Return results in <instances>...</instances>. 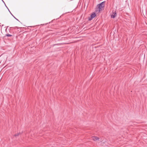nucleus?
<instances>
[{
    "instance_id": "1",
    "label": "nucleus",
    "mask_w": 147,
    "mask_h": 147,
    "mask_svg": "<svg viewBox=\"0 0 147 147\" xmlns=\"http://www.w3.org/2000/svg\"><path fill=\"white\" fill-rule=\"evenodd\" d=\"M105 1H103L97 5L98 9V11L100 12V11L104 9L105 7Z\"/></svg>"
},
{
    "instance_id": "2",
    "label": "nucleus",
    "mask_w": 147,
    "mask_h": 147,
    "mask_svg": "<svg viewBox=\"0 0 147 147\" xmlns=\"http://www.w3.org/2000/svg\"><path fill=\"white\" fill-rule=\"evenodd\" d=\"M96 16V13L95 12H93L91 15L88 18V20L89 21H91L93 18H94Z\"/></svg>"
},
{
    "instance_id": "3",
    "label": "nucleus",
    "mask_w": 147,
    "mask_h": 147,
    "mask_svg": "<svg viewBox=\"0 0 147 147\" xmlns=\"http://www.w3.org/2000/svg\"><path fill=\"white\" fill-rule=\"evenodd\" d=\"M14 36V34L13 33H12L11 34H9L8 33L5 35V36L10 37L11 38V39H13V37Z\"/></svg>"
},
{
    "instance_id": "4",
    "label": "nucleus",
    "mask_w": 147,
    "mask_h": 147,
    "mask_svg": "<svg viewBox=\"0 0 147 147\" xmlns=\"http://www.w3.org/2000/svg\"><path fill=\"white\" fill-rule=\"evenodd\" d=\"M116 16V11L113 12V14L111 15V17L112 18H114Z\"/></svg>"
},
{
    "instance_id": "5",
    "label": "nucleus",
    "mask_w": 147,
    "mask_h": 147,
    "mask_svg": "<svg viewBox=\"0 0 147 147\" xmlns=\"http://www.w3.org/2000/svg\"><path fill=\"white\" fill-rule=\"evenodd\" d=\"M92 140L94 141H96V140H98L99 139V138L97 136H92Z\"/></svg>"
},
{
    "instance_id": "6",
    "label": "nucleus",
    "mask_w": 147,
    "mask_h": 147,
    "mask_svg": "<svg viewBox=\"0 0 147 147\" xmlns=\"http://www.w3.org/2000/svg\"><path fill=\"white\" fill-rule=\"evenodd\" d=\"M20 134H21V133L20 132L19 133H17V134H15L14 135V136H18Z\"/></svg>"
},
{
    "instance_id": "7",
    "label": "nucleus",
    "mask_w": 147,
    "mask_h": 147,
    "mask_svg": "<svg viewBox=\"0 0 147 147\" xmlns=\"http://www.w3.org/2000/svg\"><path fill=\"white\" fill-rule=\"evenodd\" d=\"M12 15L18 21H19L17 19H16V18L15 17H14L12 14Z\"/></svg>"
},
{
    "instance_id": "8",
    "label": "nucleus",
    "mask_w": 147,
    "mask_h": 147,
    "mask_svg": "<svg viewBox=\"0 0 147 147\" xmlns=\"http://www.w3.org/2000/svg\"><path fill=\"white\" fill-rule=\"evenodd\" d=\"M2 1H3V2L5 4V3H4V1H3V0H2Z\"/></svg>"
},
{
    "instance_id": "9",
    "label": "nucleus",
    "mask_w": 147,
    "mask_h": 147,
    "mask_svg": "<svg viewBox=\"0 0 147 147\" xmlns=\"http://www.w3.org/2000/svg\"><path fill=\"white\" fill-rule=\"evenodd\" d=\"M10 31H11V29H10V30H9V31L10 32Z\"/></svg>"
},
{
    "instance_id": "10",
    "label": "nucleus",
    "mask_w": 147,
    "mask_h": 147,
    "mask_svg": "<svg viewBox=\"0 0 147 147\" xmlns=\"http://www.w3.org/2000/svg\"><path fill=\"white\" fill-rule=\"evenodd\" d=\"M16 28H18V27H16Z\"/></svg>"
},
{
    "instance_id": "11",
    "label": "nucleus",
    "mask_w": 147,
    "mask_h": 147,
    "mask_svg": "<svg viewBox=\"0 0 147 147\" xmlns=\"http://www.w3.org/2000/svg\"><path fill=\"white\" fill-rule=\"evenodd\" d=\"M5 5L6 7H7V6L6 5V4H5Z\"/></svg>"
},
{
    "instance_id": "12",
    "label": "nucleus",
    "mask_w": 147,
    "mask_h": 147,
    "mask_svg": "<svg viewBox=\"0 0 147 147\" xmlns=\"http://www.w3.org/2000/svg\"><path fill=\"white\" fill-rule=\"evenodd\" d=\"M5 5L6 7H7V6L6 5V4H5Z\"/></svg>"
},
{
    "instance_id": "13",
    "label": "nucleus",
    "mask_w": 147,
    "mask_h": 147,
    "mask_svg": "<svg viewBox=\"0 0 147 147\" xmlns=\"http://www.w3.org/2000/svg\"><path fill=\"white\" fill-rule=\"evenodd\" d=\"M5 5L6 7H7V6L6 5V4H5Z\"/></svg>"
},
{
    "instance_id": "14",
    "label": "nucleus",
    "mask_w": 147,
    "mask_h": 147,
    "mask_svg": "<svg viewBox=\"0 0 147 147\" xmlns=\"http://www.w3.org/2000/svg\"><path fill=\"white\" fill-rule=\"evenodd\" d=\"M5 5L6 7H7V6L6 5V4H5Z\"/></svg>"
}]
</instances>
